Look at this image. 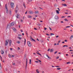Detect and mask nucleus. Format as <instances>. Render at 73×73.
Returning a JSON list of instances; mask_svg holds the SVG:
<instances>
[{
	"label": "nucleus",
	"mask_w": 73,
	"mask_h": 73,
	"mask_svg": "<svg viewBox=\"0 0 73 73\" xmlns=\"http://www.w3.org/2000/svg\"><path fill=\"white\" fill-rule=\"evenodd\" d=\"M56 13H57L58 14H59V13H60L58 10H56Z\"/></svg>",
	"instance_id": "nucleus-17"
},
{
	"label": "nucleus",
	"mask_w": 73,
	"mask_h": 73,
	"mask_svg": "<svg viewBox=\"0 0 73 73\" xmlns=\"http://www.w3.org/2000/svg\"><path fill=\"white\" fill-rule=\"evenodd\" d=\"M16 17L17 18H19V14H17V15H16Z\"/></svg>",
	"instance_id": "nucleus-15"
},
{
	"label": "nucleus",
	"mask_w": 73,
	"mask_h": 73,
	"mask_svg": "<svg viewBox=\"0 0 73 73\" xmlns=\"http://www.w3.org/2000/svg\"><path fill=\"white\" fill-rule=\"evenodd\" d=\"M29 61H30V62H29V64H31V61H32V60L31 59H30L29 60Z\"/></svg>",
	"instance_id": "nucleus-26"
},
{
	"label": "nucleus",
	"mask_w": 73,
	"mask_h": 73,
	"mask_svg": "<svg viewBox=\"0 0 73 73\" xmlns=\"http://www.w3.org/2000/svg\"><path fill=\"white\" fill-rule=\"evenodd\" d=\"M58 37H59V36L58 35L56 36V38H57Z\"/></svg>",
	"instance_id": "nucleus-45"
},
{
	"label": "nucleus",
	"mask_w": 73,
	"mask_h": 73,
	"mask_svg": "<svg viewBox=\"0 0 73 73\" xmlns=\"http://www.w3.org/2000/svg\"><path fill=\"white\" fill-rule=\"evenodd\" d=\"M64 20H65V21H68V20L67 19H64Z\"/></svg>",
	"instance_id": "nucleus-22"
},
{
	"label": "nucleus",
	"mask_w": 73,
	"mask_h": 73,
	"mask_svg": "<svg viewBox=\"0 0 73 73\" xmlns=\"http://www.w3.org/2000/svg\"><path fill=\"white\" fill-rule=\"evenodd\" d=\"M1 53L2 54H4V51H3V50H1Z\"/></svg>",
	"instance_id": "nucleus-12"
},
{
	"label": "nucleus",
	"mask_w": 73,
	"mask_h": 73,
	"mask_svg": "<svg viewBox=\"0 0 73 73\" xmlns=\"http://www.w3.org/2000/svg\"><path fill=\"white\" fill-rule=\"evenodd\" d=\"M5 8L6 9V11L7 13H8V7H7V5H5Z\"/></svg>",
	"instance_id": "nucleus-1"
},
{
	"label": "nucleus",
	"mask_w": 73,
	"mask_h": 73,
	"mask_svg": "<svg viewBox=\"0 0 73 73\" xmlns=\"http://www.w3.org/2000/svg\"><path fill=\"white\" fill-rule=\"evenodd\" d=\"M11 56L12 57H15V56H14V55H12Z\"/></svg>",
	"instance_id": "nucleus-47"
},
{
	"label": "nucleus",
	"mask_w": 73,
	"mask_h": 73,
	"mask_svg": "<svg viewBox=\"0 0 73 73\" xmlns=\"http://www.w3.org/2000/svg\"><path fill=\"white\" fill-rule=\"evenodd\" d=\"M72 38H73V35H72L71 36L70 38V40H72Z\"/></svg>",
	"instance_id": "nucleus-13"
},
{
	"label": "nucleus",
	"mask_w": 73,
	"mask_h": 73,
	"mask_svg": "<svg viewBox=\"0 0 73 73\" xmlns=\"http://www.w3.org/2000/svg\"><path fill=\"white\" fill-rule=\"evenodd\" d=\"M69 27H70V26H67L65 27V28H69Z\"/></svg>",
	"instance_id": "nucleus-40"
},
{
	"label": "nucleus",
	"mask_w": 73,
	"mask_h": 73,
	"mask_svg": "<svg viewBox=\"0 0 73 73\" xmlns=\"http://www.w3.org/2000/svg\"><path fill=\"white\" fill-rule=\"evenodd\" d=\"M46 35H47V36H49L50 35H49V34H48V33H47L46 34Z\"/></svg>",
	"instance_id": "nucleus-55"
},
{
	"label": "nucleus",
	"mask_w": 73,
	"mask_h": 73,
	"mask_svg": "<svg viewBox=\"0 0 73 73\" xmlns=\"http://www.w3.org/2000/svg\"><path fill=\"white\" fill-rule=\"evenodd\" d=\"M67 17H71L70 16H68Z\"/></svg>",
	"instance_id": "nucleus-58"
},
{
	"label": "nucleus",
	"mask_w": 73,
	"mask_h": 73,
	"mask_svg": "<svg viewBox=\"0 0 73 73\" xmlns=\"http://www.w3.org/2000/svg\"><path fill=\"white\" fill-rule=\"evenodd\" d=\"M65 16L64 17V16H63V17H61L62 18H64V17H65Z\"/></svg>",
	"instance_id": "nucleus-49"
},
{
	"label": "nucleus",
	"mask_w": 73,
	"mask_h": 73,
	"mask_svg": "<svg viewBox=\"0 0 73 73\" xmlns=\"http://www.w3.org/2000/svg\"><path fill=\"white\" fill-rule=\"evenodd\" d=\"M13 31H15V32H16V29L15 28H13Z\"/></svg>",
	"instance_id": "nucleus-23"
},
{
	"label": "nucleus",
	"mask_w": 73,
	"mask_h": 73,
	"mask_svg": "<svg viewBox=\"0 0 73 73\" xmlns=\"http://www.w3.org/2000/svg\"><path fill=\"white\" fill-rule=\"evenodd\" d=\"M9 56L10 58H11V56L10 54H9Z\"/></svg>",
	"instance_id": "nucleus-38"
},
{
	"label": "nucleus",
	"mask_w": 73,
	"mask_h": 73,
	"mask_svg": "<svg viewBox=\"0 0 73 73\" xmlns=\"http://www.w3.org/2000/svg\"><path fill=\"white\" fill-rule=\"evenodd\" d=\"M8 42H9V39L7 40H7H6V41L5 43V46H7L8 44Z\"/></svg>",
	"instance_id": "nucleus-2"
},
{
	"label": "nucleus",
	"mask_w": 73,
	"mask_h": 73,
	"mask_svg": "<svg viewBox=\"0 0 73 73\" xmlns=\"http://www.w3.org/2000/svg\"><path fill=\"white\" fill-rule=\"evenodd\" d=\"M62 5H64V7H67V5L66 4H62Z\"/></svg>",
	"instance_id": "nucleus-14"
},
{
	"label": "nucleus",
	"mask_w": 73,
	"mask_h": 73,
	"mask_svg": "<svg viewBox=\"0 0 73 73\" xmlns=\"http://www.w3.org/2000/svg\"><path fill=\"white\" fill-rule=\"evenodd\" d=\"M13 65H15V63H13Z\"/></svg>",
	"instance_id": "nucleus-41"
},
{
	"label": "nucleus",
	"mask_w": 73,
	"mask_h": 73,
	"mask_svg": "<svg viewBox=\"0 0 73 73\" xmlns=\"http://www.w3.org/2000/svg\"><path fill=\"white\" fill-rule=\"evenodd\" d=\"M29 1L30 2L32 1V0H29Z\"/></svg>",
	"instance_id": "nucleus-62"
},
{
	"label": "nucleus",
	"mask_w": 73,
	"mask_h": 73,
	"mask_svg": "<svg viewBox=\"0 0 73 73\" xmlns=\"http://www.w3.org/2000/svg\"><path fill=\"white\" fill-rule=\"evenodd\" d=\"M23 5L24 7H25V8H26V7H25V3H24V2L23 3Z\"/></svg>",
	"instance_id": "nucleus-28"
},
{
	"label": "nucleus",
	"mask_w": 73,
	"mask_h": 73,
	"mask_svg": "<svg viewBox=\"0 0 73 73\" xmlns=\"http://www.w3.org/2000/svg\"><path fill=\"white\" fill-rule=\"evenodd\" d=\"M57 53V51H56L54 53V54H56Z\"/></svg>",
	"instance_id": "nucleus-44"
},
{
	"label": "nucleus",
	"mask_w": 73,
	"mask_h": 73,
	"mask_svg": "<svg viewBox=\"0 0 73 73\" xmlns=\"http://www.w3.org/2000/svg\"><path fill=\"white\" fill-rule=\"evenodd\" d=\"M34 29H35V30H37V29H36V28H34Z\"/></svg>",
	"instance_id": "nucleus-63"
},
{
	"label": "nucleus",
	"mask_w": 73,
	"mask_h": 73,
	"mask_svg": "<svg viewBox=\"0 0 73 73\" xmlns=\"http://www.w3.org/2000/svg\"><path fill=\"white\" fill-rule=\"evenodd\" d=\"M27 64H28V59H26V69L27 68Z\"/></svg>",
	"instance_id": "nucleus-5"
},
{
	"label": "nucleus",
	"mask_w": 73,
	"mask_h": 73,
	"mask_svg": "<svg viewBox=\"0 0 73 73\" xmlns=\"http://www.w3.org/2000/svg\"><path fill=\"white\" fill-rule=\"evenodd\" d=\"M18 9L17 7V8L16 9V11H15V13H17V10H18Z\"/></svg>",
	"instance_id": "nucleus-11"
},
{
	"label": "nucleus",
	"mask_w": 73,
	"mask_h": 73,
	"mask_svg": "<svg viewBox=\"0 0 73 73\" xmlns=\"http://www.w3.org/2000/svg\"><path fill=\"white\" fill-rule=\"evenodd\" d=\"M30 39H31V40H32V41H34V42H36V40H35V39H34L32 38V36H31V38H30Z\"/></svg>",
	"instance_id": "nucleus-6"
},
{
	"label": "nucleus",
	"mask_w": 73,
	"mask_h": 73,
	"mask_svg": "<svg viewBox=\"0 0 73 73\" xmlns=\"http://www.w3.org/2000/svg\"><path fill=\"white\" fill-rule=\"evenodd\" d=\"M28 46H29L31 47V46H32V44L30 43L28 45Z\"/></svg>",
	"instance_id": "nucleus-19"
},
{
	"label": "nucleus",
	"mask_w": 73,
	"mask_h": 73,
	"mask_svg": "<svg viewBox=\"0 0 73 73\" xmlns=\"http://www.w3.org/2000/svg\"><path fill=\"white\" fill-rule=\"evenodd\" d=\"M44 30H46V29H47V28H45V27H44Z\"/></svg>",
	"instance_id": "nucleus-52"
},
{
	"label": "nucleus",
	"mask_w": 73,
	"mask_h": 73,
	"mask_svg": "<svg viewBox=\"0 0 73 73\" xmlns=\"http://www.w3.org/2000/svg\"><path fill=\"white\" fill-rule=\"evenodd\" d=\"M65 46H66V47H68V46L66 45H64L63 46V47H65Z\"/></svg>",
	"instance_id": "nucleus-30"
},
{
	"label": "nucleus",
	"mask_w": 73,
	"mask_h": 73,
	"mask_svg": "<svg viewBox=\"0 0 73 73\" xmlns=\"http://www.w3.org/2000/svg\"><path fill=\"white\" fill-rule=\"evenodd\" d=\"M52 35H54V34H53L52 33H51L50 36H52Z\"/></svg>",
	"instance_id": "nucleus-32"
},
{
	"label": "nucleus",
	"mask_w": 73,
	"mask_h": 73,
	"mask_svg": "<svg viewBox=\"0 0 73 73\" xmlns=\"http://www.w3.org/2000/svg\"><path fill=\"white\" fill-rule=\"evenodd\" d=\"M42 15H43V16H44L45 14H43V13H42Z\"/></svg>",
	"instance_id": "nucleus-54"
},
{
	"label": "nucleus",
	"mask_w": 73,
	"mask_h": 73,
	"mask_svg": "<svg viewBox=\"0 0 73 73\" xmlns=\"http://www.w3.org/2000/svg\"><path fill=\"white\" fill-rule=\"evenodd\" d=\"M18 38H19V39H21V38L20 37H18Z\"/></svg>",
	"instance_id": "nucleus-42"
},
{
	"label": "nucleus",
	"mask_w": 73,
	"mask_h": 73,
	"mask_svg": "<svg viewBox=\"0 0 73 73\" xmlns=\"http://www.w3.org/2000/svg\"><path fill=\"white\" fill-rule=\"evenodd\" d=\"M5 53L7 54V50L5 51Z\"/></svg>",
	"instance_id": "nucleus-48"
},
{
	"label": "nucleus",
	"mask_w": 73,
	"mask_h": 73,
	"mask_svg": "<svg viewBox=\"0 0 73 73\" xmlns=\"http://www.w3.org/2000/svg\"><path fill=\"white\" fill-rule=\"evenodd\" d=\"M33 20H36V18H33Z\"/></svg>",
	"instance_id": "nucleus-60"
},
{
	"label": "nucleus",
	"mask_w": 73,
	"mask_h": 73,
	"mask_svg": "<svg viewBox=\"0 0 73 73\" xmlns=\"http://www.w3.org/2000/svg\"><path fill=\"white\" fill-rule=\"evenodd\" d=\"M35 14H37V13H39V12H38V11H35Z\"/></svg>",
	"instance_id": "nucleus-16"
},
{
	"label": "nucleus",
	"mask_w": 73,
	"mask_h": 73,
	"mask_svg": "<svg viewBox=\"0 0 73 73\" xmlns=\"http://www.w3.org/2000/svg\"><path fill=\"white\" fill-rule=\"evenodd\" d=\"M10 5L11 6V8H13L14 6V3L12 2H10Z\"/></svg>",
	"instance_id": "nucleus-3"
},
{
	"label": "nucleus",
	"mask_w": 73,
	"mask_h": 73,
	"mask_svg": "<svg viewBox=\"0 0 73 73\" xmlns=\"http://www.w3.org/2000/svg\"><path fill=\"white\" fill-rule=\"evenodd\" d=\"M35 17H37V15H35Z\"/></svg>",
	"instance_id": "nucleus-64"
},
{
	"label": "nucleus",
	"mask_w": 73,
	"mask_h": 73,
	"mask_svg": "<svg viewBox=\"0 0 73 73\" xmlns=\"http://www.w3.org/2000/svg\"><path fill=\"white\" fill-rule=\"evenodd\" d=\"M55 19H56V20H58V17L57 16H55Z\"/></svg>",
	"instance_id": "nucleus-9"
},
{
	"label": "nucleus",
	"mask_w": 73,
	"mask_h": 73,
	"mask_svg": "<svg viewBox=\"0 0 73 73\" xmlns=\"http://www.w3.org/2000/svg\"><path fill=\"white\" fill-rule=\"evenodd\" d=\"M1 67V63H0V68Z\"/></svg>",
	"instance_id": "nucleus-53"
},
{
	"label": "nucleus",
	"mask_w": 73,
	"mask_h": 73,
	"mask_svg": "<svg viewBox=\"0 0 73 73\" xmlns=\"http://www.w3.org/2000/svg\"><path fill=\"white\" fill-rule=\"evenodd\" d=\"M37 25L38 26V27H40V24H38Z\"/></svg>",
	"instance_id": "nucleus-43"
},
{
	"label": "nucleus",
	"mask_w": 73,
	"mask_h": 73,
	"mask_svg": "<svg viewBox=\"0 0 73 73\" xmlns=\"http://www.w3.org/2000/svg\"><path fill=\"white\" fill-rule=\"evenodd\" d=\"M36 53H37V54H39V55H40V56H41V55L40 54V53H38V52H36Z\"/></svg>",
	"instance_id": "nucleus-27"
},
{
	"label": "nucleus",
	"mask_w": 73,
	"mask_h": 73,
	"mask_svg": "<svg viewBox=\"0 0 73 73\" xmlns=\"http://www.w3.org/2000/svg\"><path fill=\"white\" fill-rule=\"evenodd\" d=\"M34 12L32 11H29V13H30V14H33Z\"/></svg>",
	"instance_id": "nucleus-7"
},
{
	"label": "nucleus",
	"mask_w": 73,
	"mask_h": 73,
	"mask_svg": "<svg viewBox=\"0 0 73 73\" xmlns=\"http://www.w3.org/2000/svg\"><path fill=\"white\" fill-rule=\"evenodd\" d=\"M36 71L37 73H40L39 71H38V70L37 69Z\"/></svg>",
	"instance_id": "nucleus-29"
},
{
	"label": "nucleus",
	"mask_w": 73,
	"mask_h": 73,
	"mask_svg": "<svg viewBox=\"0 0 73 73\" xmlns=\"http://www.w3.org/2000/svg\"><path fill=\"white\" fill-rule=\"evenodd\" d=\"M21 32H23V30H22V29H21Z\"/></svg>",
	"instance_id": "nucleus-51"
},
{
	"label": "nucleus",
	"mask_w": 73,
	"mask_h": 73,
	"mask_svg": "<svg viewBox=\"0 0 73 73\" xmlns=\"http://www.w3.org/2000/svg\"><path fill=\"white\" fill-rule=\"evenodd\" d=\"M38 61L40 62H41V61L40 60H38Z\"/></svg>",
	"instance_id": "nucleus-57"
},
{
	"label": "nucleus",
	"mask_w": 73,
	"mask_h": 73,
	"mask_svg": "<svg viewBox=\"0 0 73 73\" xmlns=\"http://www.w3.org/2000/svg\"><path fill=\"white\" fill-rule=\"evenodd\" d=\"M28 18H32V16L30 15H28Z\"/></svg>",
	"instance_id": "nucleus-21"
},
{
	"label": "nucleus",
	"mask_w": 73,
	"mask_h": 73,
	"mask_svg": "<svg viewBox=\"0 0 73 73\" xmlns=\"http://www.w3.org/2000/svg\"><path fill=\"white\" fill-rule=\"evenodd\" d=\"M40 41H41V42H43V40H42V39H41L40 40Z\"/></svg>",
	"instance_id": "nucleus-39"
},
{
	"label": "nucleus",
	"mask_w": 73,
	"mask_h": 73,
	"mask_svg": "<svg viewBox=\"0 0 73 73\" xmlns=\"http://www.w3.org/2000/svg\"><path fill=\"white\" fill-rule=\"evenodd\" d=\"M25 42H26V39H25Z\"/></svg>",
	"instance_id": "nucleus-35"
},
{
	"label": "nucleus",
	"mask_w": 73,
	"mask_h": 73,
	"mask_svg": "<svg viewBox=\"0 0 73 73\" xmlns=\"http://www.w3.org/2000/svg\"><path fill=\"white\" fill-rule=\"evenodd\" d=\"M49 29H50V31H52V30L51 28H50V27H49Z\"/></svg>",
	"instance_id": "nucleus-37"
},
{
	"label": "nucleus",
	"mask_w": 73,
	"mask_h": 73,
	"mask_svg": "<svg viewBox=\"0 0 73 73\" xmlns=\"http://www.w3.org/2000/svg\"><path fill=\"white\" fill-rule=\"evenodd\" d=\"M53 52V49H51L50 50V52Z\"/></svg>",
	"instance_id": "nucleus-20"
},
{
	"label": "nucleus",
	"mask_w": 73,
	"mask_h": 73,
	"mask_svg": "<svg viewBox=\"0 0 73 73\" xmlns=\"http://www.w3.org/2000/svg\"><path fill=\"white\" fill-rule=\"evenodd\" d=\"M66 64H70V62H66Z\"/></svg>",
	"instance_id": "nucleus-31"
},
{
	"label": "nucleus",
	"mask_w": 73,
	"mask_h": 73,
	"mask_svg": "<svg viewBox=\"0 0 73 73\" xmlns=\"http://www.w3.org/2000/svg\"><path fill=\"white\" fill-rule=\"evenodd\" d=\"M59 58V57H56V59H58Z\"/></svg>",
	"instance_id": "nucleus-50"
},
{
	"label": "nucleus",
	"mask_w": 73,
	"mask_h": 73,
	"mask_svg": "<svg viewBox=\"0 0 73 73\" xmlns=\"http://www.w3.org/2000/svg\"><path fill=\"white\" fill-rule=\"evenodd\" d=\"M30 43H31V42H30V41L27 42V44L28 45H29V44Z\"/></svg>",
	"instance_id": "nucleus-25"
},
{
	"label": "nucleus",
	"mask_w": 73,
	"mask_h": 73,
	"mask_svg": "<svg viewBox=\"0 0 73 73\" xmlns=\"http://www.w3.org/2000/svg\"><path fill=\"white\" fill-rule=\"evenodd\" d=\"M12 43V40H10L9 42V45L10 46H11V43Z\"/></svg>",
	"instance_id": "nucleus-8"
},
{
	"label": "nucleus",
	"mask_w": 73,
	"mask_h": 73,
	"mask_svg": "<svg viewBox=\"0 0 73 73\" xmlns=\"http://www.w3.org/2000/svg\"><path fill=\"white\" fill-rule=\"evenodd\" d=\"M65 13V14H68V13Z\"/></svg>",
	"instance_id": "nucleus-59"
},
{
	"label": "nucleus",
	"mask_w": 73,
	"mask_h": 73,
	"mask_svg": "<svg viewBox=\"0 0 73 73\" xmlns=\"http://www.w3.org/2000/svg\"><path fill=\"white\" fill-rule=\"evenodd\" d=\"M55 67H56L57 68H60V66H55Z\"/></svg>",
	"instance_id": "nucleus-36"
},
{
	"label": "nucleus",
	"mask_w": 73,
	"mask_h": 73,
	"mask_svg": "<svg viewBox=\"0 0 73 73\" xmlns=\"http://www.w3.org/2000/svg\"><path fill=\"white\" fill-rule=\"evenodd\" d=\"M18 36L21 37V35L19 34L18 35Z\"/></svg>",
	"instance_id": "nucleus-46"
},
{
	"label": "nucleus",
	"mask_w": 73,
	"mask_h": 73,
	"mask_svg": "<svg viewBox=\"0 0 73 73\" xmlns=\"http://www.w3.org/2000/svg\"><path fill=\"white\" fill-rule=\"evenodd\" d=\"M9 13L10 15H11V14L12 13V12L11 10L9 11Z\"/></svg>",
	"instance_id": "nucleus-33"
},
{
	"label": "nucleus",
	"mask_w": 73,
	"mask_h": 73,
	"mask_svg": "<svg viewBox=\"0 0 73 73\" xmlns=\"http://www.w3.org/2000/svg\"><path fill=\"white\" fill-rule=\"evenodd\" d=\"M46 56H47V57H48V58H49V59H51V58H50V57H49V56H48V55L47 54H46Z\"/></svg>",
	"instance_id": "nucleus-10"
},
{
	"label": "nucleus",
	"mask_w": 73,
	"mask_h": 73,
	"mask_svg": "<svg viewBox=\"0 0 73 73\" xmlns=\"http://www.w3.org/2000/svg\"><path fill=\"white\" fill-rule=\"evenodd\" d=\"M17 43V44H20V41H17L16 42Z\"/></svg>",
	"instance_id": "nucleus-18"
},
{
	"label": "nucleus",
	"mask_w": 73,
	"mask_h": 73,
	"mask_svg": "<svg viewBox=\"0 0 73 73\" xmlns=\"http://www.w3.org/2000/svg\"><path fill=\"white\" fill-rule=\"evenodd\" d=\"M56 69L57 70H60L61 69V68H57Z\"/></svg>",
	"instance_id": "nucleus-34"
},
{
	"label": "nucleus",
	"mask_w": 73,
	"mask_h": 73,
	"mask_svg": "<svg viewBox=\"0 0 73 73\" xmlns=\"http://www.w3.org/2000/svg\"><path fill=\"white\" fill-rule=\"evenodd\" d=\"M11 27V26L9 25L7 26V27L8 28H9Z\"/></svg>",
	"instance_id": "nucleus-24"
},
{
	"label": "nucleus",
	"mask_w": 73,
	"mask_h": 73,
	"mask_svg": "<svg viewBox=\"0 0 73 73\" xmlns=\"http://www.w3.org/2000/svg\"><path fill=\"white\" fill-rule=\"evenodd\" d=\"M10 50H12V48H10Z\"/></svg>",
	"instance_id": "nucleus-56"
},
{
	"label": "nucleus",
	"mask_w": 73,
	"mask_h": 73,
	"mask_svg": "<svg viewBox=\"0 0 73 73\" xmlns=\"http://www.w3.org/2000/svg\"><path fill=\"white\" fill-rule=\"evenodd\" d=\"M15 24H16V22H13L11 23V26H13V25H15Z\"/></svg>",
	"instance_id": "nucleus-4"
},
{
	"label": "nucleus",
	"mask_w": 73,
	"mask_h": 73,
	"mask_svg": "<svg viewBox=\"0 0 73 73\" xmlns=\"http://www.w3.org/2000/svg\"><path fill=\"white\" fill-rule=\"evenodd\" d=\"M50 49H48V51H50Z\"/></svg>",
	"instance_id": "nucleus-61"
}]
</instances>
